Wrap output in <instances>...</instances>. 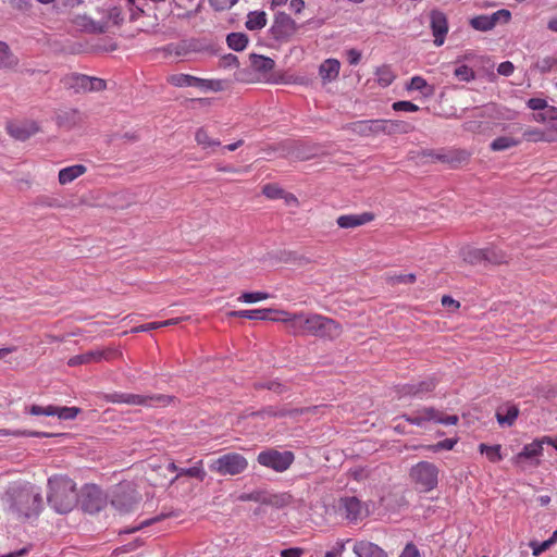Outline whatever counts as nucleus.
I'll return each instance as SVG.
<instances>
[{
  "mask_svg": "<svg viewBox=\"0 0 557 557\" xmlns=\"http://www.w3.org/2000/svg\"><path fill=\"white\" fill-rule=\"evenodd\" d=\"M2 502L5 509L17 519L37 516L42 505L40 494L29 484L10 486Z\"/></svg>",
  "mask_w": 557,
  "mask_h": 557,
  "instance_id": "1",
  "label": "nucleus"
},
{
  "mask_svg": "<svg viewBox=\"0 0 557 557\" xmlns=\"http://www.w3.org/2000/svg\"><path fill=\"white\" fill-rule=\"evenodd\" d=\"M342 331L341 324L329 317L300 311L294 336L311 335L334 339L342 334Z\"/></svg>",
  "mask_w": 557,
  "mask_h": 557,
  "instance_id": "2",
  "label": "nucleus"
},
{
  "mask_svg": "<svg viewBox=\"0 0 557 557\" xmlns=\"http://www.w3.org/2000/svg\"><path fill=\"white\" fill-rule=\"evenodd\" d=\"M49 504L60 513L72 510L77 502L75 483L67 476L55 475L49 479Z\"/></svg>",
  "mask_w": 557,
  "mask_h": 557,
  "instance_id": "3",
  "label": "nucleus"
},
{
  "mask_svg": "<svg viewBox=\"0 0 557 557\" xmlns=\"http://www.w3.org/2000/svg\"><path fill=\"white\" fill-rule=\"evenodd\" d=\"M440 470L436 465L429 461H420L410 470V479L418 491L422 493L434 490L438 484Z\"/></svg>",
  "mask_w": 557,
  "mask_h": 557,
  "instance_id": "4",
  "label": "nucleus"
},
{
  "mask_svg": "<svg viewBox=\"0 0 557 557\" xmlns=\"http://www.w3.org/2000/svg\"><path fill=\"white\" fill-rule=\"evenodd\" d=\"M248 468V460L238 453H227L209 463L210 471L220 475H238Z\"/></svg>",
  "mask_w": 557,
  "mask_h": 557,
  "instance_id": "5",
  "label": "nucleus"
},
{
  "mask_svg": "<svg viewBox=\"0 0 557 557\" xmlns=\"http://www.w3.org/2000/svg\"><path fill=\"white\" fill-rule=\"evenodd\" d=\"M104 400L112 404H126L131 406H146L150 407L154 404H168L170 403V397L165 395H139L132 393H120L114 392L111 394H106L103 396Z\"/></svg>",
  "mask_w": 557,
  "mask_h": 557,
  "instance_id": "6",
  "label": "nucleus"
},
{
  "mask_svg": "<svg viewBox=\"0 0 557 557\" xmlns=\"http://www.w3.org/2000/svg\"><path fill=\"white\" fill-rule=\"evenodd\" d=\"M403 418L410 424L418 426H423L426 422L455 425L459 421V418L456 414L444 416L443 412L433 407H423L411 414H404Z\"/></svg>",
  "mask_w": 557,
  "mask_h": 557,
  "instance_id": "7",
  "label": "nucleus"
},
{
  "mask_svg": "<svg viewBox=\"0 0 557 557\" xmlns=\"http://www.w3.org/2000/svg\"><path fill=\"white\" fill-rule=\"evenodd\" d=\"M294 458L292 451H278L270 448L259 453L257 460L263 467L273 469L276 472H284L292 466Z\"/></svg>",
  "mask_w": 557,
  "mask_h": 557,
  "instance_id": "8",
  "label": "nucleus"
},
{
  "mask_svg": "<svg viewBox=\"0 0 557 557\" xmlns=\"http://www.w3.org/2000/svg\"><path fill=\"white\" fill-rule=\"evenodd\" d=\"M242 502H255L262 505L272 506L275 508H284L292 502V496L287 493H269L265 491H253L251 493L242 494L239 496Z\"/></svg>",
  "mask_w": 557,
  "mask_h": 557,
  "instance_id": "9",
  "label": "nucleus"
},
{
  "mask_svg": "<svg viewBox=\"0 0 557 557\" xmlns=\"http://www.w3.org/2000/svg\"><path fill=\"white\" fill-rule=\"evenodd\" d=\"M338 511L350 522L362 520L369 515L368 506L356 496L341 497Z\"/></svg>",
  "mask_w": 557,
  "mask_h": 557,
  "instance_id": "10",
  "label": "nucleus"
},
{
  "mask_svg": "<svg viewBox=\"0 0 557 557\" xmlns=\"http://www.w3.org/2000/svg\"><path fill=\"white\" fill-rule=\"evenodd\" d=\"M297 29L298 26L296 22L287 13L280 11L274 15L271 32L275 39H287L292 37Z\"/></svg>",
  "mask_w": 557,
  "mask_h": 557,
  "instance_id": "11",
  "label": "nucleus"
},
{
  "mask_svg": "<svg viewBox=\"0 0 557 557\" xmlns=\"http://www.w3.org/2000/svg\"><path fill=\"white\" fill-rule=\"evenodd\" d=\"M121 354L113 349H102V350H90L81 355L73 356L69 359L67 364L70 367H76L81 364H88L92 362H100L101 360H113L119 357Z\"/></svg>",
  "mask_w": 557,
  "mask_h": 557,
  "instance_id": "12",
  "label": "nucleus"
},
{
  "mask_svg": "<svg viewBox=\"0 0 557 557\" xmlns=\"http://www.w3.org/2000/svg\"><path fill=\"white\" fill-rule=\"evenodd\" d=\"M40 127L36 121L25 120L21 122H10L7 125L9 135L17 140H26L39 132Z\"/></svg>",
  "mask_w": 557,
  "mask_h": 557,
  "instance_id": "13",
  "label": "nucleus"
},
{
  "mask_svg": "<svg viewBox=\"0 0 557 557\" xmlns=\"http://www.w3.org/2000/svg\"><path fill=\"white\" fill-rule=\"evenodd\" d=\"M430 26L434 37V45L441 47L445 42L446 35L448 33V21L446 15L437 10H434L430 14Z\"/></svg>",
  "mask_w": 557,
  "mask_h": 557,
  "instance_id": "14",
  "label": "nucleus"
},
{
  "mask_svg": "<svg viewBox=\"0 0 557 557\" xmlns=\"http://www.w3.org/2000/svg\"><path fill=\"white\" fill-rule=\"evenodd\" d=\"M436 386V381L433 377L417 382L401 385L398 389L399 395L403 396H414L422 397L423 395L431 393Z\"/></svg>",
  "mask_w": 557,
  "mask_h": 557,
  "instance_id": "15",
  "label": "nucleus"
},
{
  "mask_svg": "<svg viewBox=\"0 0 557 557\" xmlns=\"http://www.w3.org/2000/svg\"><path fill=\"white\" fill-rule=\"evenodd\" d=\"M374 218L375 215L372 212L343 214L336 219V223L341 228H356L372 222Z\"/></svg>",
  "mask_w": 557,
  "mask_h": 557,
  "instance_id": "16",
  "label": "nucleus"
},
{
  "mask_svg": "<svg viewBox=\"0 0 557 557\" xmlns=\"http://www.w3.org/2000/svg\"><path fill=\"white\" fill-rule=\"evenodd\" d=\"M341 63L336 59H326L319 67V75L323 84L335 81L339 75Z\"/></svg>",
  "mask_w": 557,
  "mask_h": 557,
  "instance_id": "17",
  "label": "nucleus"
},
{
  "mask_svg": "<svg viewBox=\"0 0 557 557\" xmlns=\"http://www.w3.org/2000/svg\"><path fill=\"white\" fill-rule=\"evenodd\" d=\"M108 20L106 22L94 23L92 28L98 33H106L109 30L110 25L119 26L123 22L122 9L119 7H113L108 11L107 14Z\"/></svg>",
  "mask_w": 557,
  "mask_h": 557,
  "instance_id": "18",
  "label": "nucleus"
},
{
  "mask_svg": "<svg viewBox=\"0 0 557 557\" xmlns=\"http://www.w3.org/2000/svg\"><path fill=\"white\" fill-rule=\"evenodd\" d=\"M354 553L358 557H386V553L376 544L359 541L354 546Z\"/></svg>",
  "mask_w": 557,
  "mask_h": 557,
  "instance_id": "19",
  "label": "nucleus"
},
{
  "mask_svg": "<svg viewBox=\"0 0 557 557\" xmlns=\"http://www.w3.org/2000/svg\"><path fill=\"white\" fill-rule=\"evenodd\" d=\"M87 172V168L84 164H74L63 168L59 171L58 181L60 185H67L84 175Z\"/></svg>",
  "mask_w": 557,
  "mask_h": 557,
  "instance_id": "20",
  "label": "nucleus"
},
{
  "mask_svg": "<svg viewBox=\"0 0 557 557\" xmlns=\"http://www.w3.org/2000/svg\"><path fill=\"white\" fill-rule=\"evenodd\" d=\"M271 313H275V317L269 315L268 320L284 323L288 332L293 335L295 334L298 324L299 312L278 311L272 309Z\"/></svg>",
  "mask_w": 557,
  "mask_h": 557,
  "instance_id": "21",
  "label": "nucleus"
},
{
  "mask_svg": "<svg viewBox=\"0 0 557 557\" xmlns=\"http://www.w3.org/2000/svg\"><path fill=\"white\" fill-rule=\"evenodd\" d=\"M376 121L375 120H361L350 123L347 128L354 134L359 136H376Z\"/></svg>",
  "mask_w": 557,
  "mask_h": 557,
  "instance_id": "22",
  "label": "nucleus"
},
{
  "mask_svg": "<svg viewBox=\"0 0 557 557\" xmlns=\"http://www.w3.org/2000/svg\"><path fill=\"white\" fill-rule=\"evenodd\" d=\"M83 121L82 114L75 109L62 111L57 115V123L61 127L72 128Z\"/></svg>",
  "mask_w": 557,
  "mask_h": 557,
  "instance_id": "23",
  "label": "nucleus"
},
{
  "mask_svg": "<svg viewBox=\"0 0 557 557\" xmlns=\"http://www.w3.org/2000/svg\"><path fill=\"white\" fill-rule=\"evenodd\" d=\"M182 476L196 478L202 482L206 478V471L203 469V461L198 460L191 468H181L180 472L170 481V484L175 483Z\"/></svg>",
  "mask_w": 557,
  "mask_h": 557,
  "instance_id": "24",
  "label": "nucleus"
},
{
  "mask_svg": "<svg viewBox=\"0 0 557 557\" xmlns=\"http://www.w3.org/2000/svg\"><path fill=\"white\" fill-rule=\"evenodd\" d=\"M523 140L528 143H555L557 137L548 136V132L536 128L528 127L522 133Z\"/></svg>",
  "mask_w": 557,
  "mask_h": 557,
  "instance_id": "25",
  "label": "nucleus"
},
{
  "mask_svg": "<svg viewBox=\"0 0 557 557\" xmlns=\"http://www.w3.org/2000/svg\"><path fill=\"white\" fill-rule=\"evenodd\" d=\"M18 58L11 51L10 47L0 41V69L13 70L17 67Z\"/></svg>",
  "mask_w": 557,
  "mask_h": 557,
  "instance_id": "26",
  "label": "nucleus"
},
{
  "mask_svg": "<svg viewBox=\"0 0 557 557\" xmlns=\"http://www.w3.org/2000/svg\"><path fill=\"white\" fill-rule=\"evenodd\" d=\"M106 506V498L99 490H94L87 495L84 502L86 511L94 513L100 511Z\"/></svg>",
  "mask_w": 557,
  "mask_h": 557,
  "instance_id": "27",
  "label": "nucleus"
},
{
  "mask_svg": "<svg viewBox=\"0 0 557 557\" xmlns=\"http://www.w3.org/2000/svg\"><path fill=\"white\" fill-rule=\"evenodd\" d=\"M168 83L175 87H198L200 78L189 74H172L166 78Z\"/></svg>",
  "mask_w": 557,
  "mask_h": 557,
  "instance_id": "28",
  "label": "nucleus"
},
{
  "mask_svg": "<svg viewBox=\"0 0 557 557\" xmlns=\"http://www.w3.org/2000/svg\"><path fill=\"white\" fill-rule=\"evenodd\" d=\"M65 85L75 92H88V75L73 73L64 78Z\"/></svg>",
  "mask_w": 557,
  "mask_h": 557,
  "instance_id": "29",
  "label": "nucleus"
},
{
  "mask_svg": "<svg viewBox=\"0 0 557 557\" xmlns=\"http://www.w3.org/2000/svg\"><path fill=\"white\" fill-rule=\"evenodd\" d=\"M272 309H251V310H238L232 311L228 314L231 317L246 318L250 320H268Z\"/></svg>",
  "mask_w": 557,
  "mask_h": 557,
  "instance_id": "30",
  "label": "nucleus"
},
{
  "mask_svg": "<svg viewBox=\"0 0 557 557\" xmlns=\"http://www.w3.org/2000/svg\"><path fill=\"white\" fill-rule=\"evenodd\" d=\"M520 144L521 140L512 136H499L491 143L490 148L492 151H504L517 147Z\"/></svg>",
  "mask_w": 557,
  "mask_h": 557,
  "instance_id": "31",
  "label": "nucleus"
},
{
  "mask_svg": "<svg viewBox=\"0 0 557 557\" xmlns=\"http://www.w3.org/2000/svg\"><path fill=\"white\" fill-rule=\"evenodd\" d=\"M519 416V409L517 406L511 405L505 409H499L496 412V419L499 424L512 425Z\"/></svg>",
  "mask_w": 557,
  "mask_h": 557,
  "instance_id": "32",
  "label": "nucleus"
},
{
  "mask_svg": "<svg viewBox=\"0 0 557 557\" xmlns=\"http://www.w3.org/2000/svg\"><path fill=\"white\" fill-rule=\"evenodd\" d=\"M250 63L255 71L268 73L274 69V61L271 58L258 54L250 55Z\"/></svg>",
  "mask_w": 557,
  "mask_h": 557,
  "instance_id": "33",
  "label": "nucleus"
},
{
  "mask_svg": "<svg viewBox=\"0 0 557 557\" xmlns=\"http://www.w3.org/2000/svg\"><path fill=\"white\" fill-rule=\"evenodd\" d=\"M267 25V14L263 11L250 12L247 16L246 27L249 30H258Z\"/></svg>",
  "mask_w": 557,
  "mask_h": 557,
  "instance_id": "34",
  "label": "nucleus"
},
{
  "mask_svg": "<svg viewBox=\"0 0 557 557\" xmlns=\"http://www.w3.org/2000/svg\"><path fill=\"white\" fill-rule=\"evenodd\" d=\"M112 507H114L120 513H127L134 509L136 503L129 496L115 495L111 500Z\"/></svg>",
  "mask_w": 557,
  "mask_h": 557,
  "instance_id": "35",
  "label": "nucleus"
},
{
  "mask_svg": "<svg viewBox=\"0 0 557 557\" xmlns=\"http://www.w3.org/2000/svg\"><path fill=\"white\" fill-rule=\"evenodd\" d=\"M484 262L499 265L507 262V256L503 250L496 248H483Z\"/></svg>",
  "mask_w": 557,
  "mask_h": 557,
  "instance_id": "36",
  "label": "nucleus"
},
{
  "mask_svg": "<svg viewBox=\"0 0 557 557\" xmlns=\"http://www.w3.org/2000/svg\"><path fill=\"white\" fill-rule=\"evenodd\" d=\"M543 451V446L541 442H533L527 444L523 449L516 456L517 461L520 459H530L536 456H540Z\"/></svg>",
  "mask_w": 557,
  "mask_h": 557,
  "instance_id": "37",
  "label": "nucleus"
},
{
  "mask_svg": "<svg viewBox=\"0 0 557 557\" xmlns=\"http://www.w3.org/2000/svg\"><path fill=\"white\" fill-rule=\"evenodd\" d=\"M500 449H502V446L498 444L490 446L487 444L482 443L479 445L480 453L485 454L487 459L493 463L499 462L503 459Z\"/></svg>",
  "mask_w": 557,
  "mask_h": 557,
  "instance_id": "38",
  "label": "nucleus"
},
{
  "mask_svg": "<svg viewBox=\"0 0 557 557\" xmlns=\"http://www.w3.org/2000/svg\"><path fill=\"white\" fill-rule=\"evenodd\" d=\"M226 42L231 49L242 51L247 47L248 38L243 33H232L227 36Z\"/></svg>",
  "mask_w": 557,
  "mask_h": 557,
  "instance_id": "39",
  "label": "nucleus"
},
{
  "mask_svg": "<svg viewBox=\"0 0 557 557\" xmlns=\"http://www.w3.org/2000/svg\"><path fill=\"white\" fill-rule=\"evenodd\" d=\"M413 129V126L405 121L389 120L387 127V135L406 134Z\"/></svg>",
  "mask_w": 557,
  "mask_h": 557,
  "instance_id": "40",
  "label": "nucleus"
},
{
  "mask_svg": "<svg viewBox=\"0 0 557 557\" xmlns=\"http://www.w3.org/2000/svg\"><path fill=\"white\" fill-rule=\"evenodd\" d=\"M375 75L379 85H381L382 87L389 86L395 79V74L393 73L391 67L386 65L379 67L375 72Z\"/></svg>",
  "mask_w": 557,
  "mask_h": 557,
  "instance_id": "41",
  "label": "nucleus"
},
{
  "mask_svg": "<svg viewBox=\"0 0 557 557\" xmlns=\"http://www.w3.org/2000/svg\"><path fill=\"white\" fill-rule=\"evenodd\" d=\"M484 256L483 248H468L462 252L463 260L470 264L484 262Z\"/></svg>",
  "mask_w": 557,
  "mask_h": 557,
  "instance_id": "42",
  "label": "nucleus"
},
{
  "mask_svg": "<svg viewBox=\"0 0 557 557\" xmlns=\"http://www.w3.org/2000/svg\"><path fill=\"white\" fill-rule=\"evenodd\" d=\"M195 139L197 144L200 145L203 149L220 146V141L212 139L205 128H199L196 132Z\"/></svg>",
  "mask_w": 557,
  "mask_h": 557,
  "instance_id": "43",
  "label": "nucleus"
},
{
  "mask_svg": "<svg viewBox=\"0 0 557 557\" xmlns=\"http://www.w3.org/2000/svg\"><path fill=\"white\" fill-rule=\"evenodd\" d=\"M54 416H57L61 420H73L78 416L81 409L77 407L54 406Z\"/></svg>",
  "mask_w": 557,
  "mask_h": 557,
  "instance_id": "44",
  "label": "nucleus"
},
{
  "mask_svg": "<svg viewBox=\"0 0 557 557\" xmlns=\"http://www.w3.org/2000/svg\"><path fill=\"white\" fill-rule=\"evenodd\" d=\"M555 66H557V58L554 57H544L534 64V69L542 74L550 72Z\"/></svg>",
  "mask_w": 557,
  "mask_h": 557,
  "instance_id": "45",
  "label": "nucleus"
},
{
  "mask_svg": "<svg viewBox=\"0 0 557 557\" xmlns=\"http://www.w3.org/2000/svg\"><path fill=\"white\" fill-rule=\"evenodd\" d=\"M454 75L460 82H471L475 77L474 71L466 64L457 66Z\"/></svg>",
  "mask_w": 557,
  "mask_h": 557,
  "instance_id": "46",
  "label": "nucleus"
},
{
  "mask_svg": "<svg viewBox=\"0 0 557 557\" xmlns=\"http://www.w3.org/2000/svg\"><path fill=\"white\" fill-rule=\"evenodd\" d=\"M199 88L213 91H222L226 89V82L222 79H205L200 78Z\"/></svg>",
  "mask_w": 557,
  "mask_h": 557,
  "instance_id": "47",
  "label": "nucleus"
},
{
  "mask_svg": "<svg viewBox=\"0 0 557 557\" xmlns=\"http://www.w3.org/2000/svg\"><path fill=\"white\" fill-rule=\"evenodd\" d=\"M487 17L492 27L494 28L498 23H508L511 18V14L508 10L502 9L491 15H487Z\"/></svg>",
  "mask_w": 557,
  "mask_h": 557,
  "instance_id": "48",
  "label": "nucleus"
},
{
  "mask_svg": "<svg viewBox=\"0 0 557 557\" xmlns=\"http://www.w3.org/2000/svg\"><path fill=\"white\" fill-rule=\"evenodd\" d=\"M269 297H270V295L268 293H263V292L243 293L239 296L238 301L246 302V304H253V302H258L261 300H265Z\"/></svg>",
  "mask_w": 557,
  "mask_h": 557,
  "instance_id": "49",
  "label": "nucleus"
},
{
  "mask_svg": "<svg viewBox=\"0 0 557 557\" xmlns=\"http://www.w3.org/2000/svg\"><path fill=\"white\" fill-rule=\"evenodd\" d=\"M470 25L481 32L491 30L493 27L488 21L487 15H479L470 20Z\"/></svg>",
  "mask_w": 557,
  "mask_h": 557,
  "instance_id": "50",
  "label": "nucleus"
},
{
  "mask_svg": "<svg viewBox=\"0 0 557 557\" xmlns=\"http://www.w3.org/2000/svg\"><path fill=\"white\" fill-rule=\"evenodd\" d=\"M456 444H457L456 438H446V440L437 442L436 444L428 445L425 448L428 450L436 453L440 450H451Z\"/></svg>",
  "mask_w": 557,
  "mask_h": 557,
  "instance_id": "51",
  "label": "nucleus"
},
{
  "mask_svg": "<svg viewBox=\"0 0 557 557\" xmlns=\"http://www.w3.org/2000/svg\"><path fill=\"white\" fill-rule=\"evenodd\" d=\"M387 282L392 285L397 284H412L416 282V275L409 274H395L387 277Z\"/></svg>",
  "mask_w": 557,
  "mask_h": 557,
  "instance_id": "52",
  "label": "nucleus"
},
{
  "mask_svg": "<svg viewBox=\"0 0 557 557\" xmlns=\"http://www.w3.org/2000/svg\"><path fill=\"white\" fill-rule=\"evenodd\" d=\"M27 412L33 416H47V417H53L54 416V406L49 405L47 407L33 405L27 409Z\"/></svg>",
  "mask_w": 557,
  "mask_h": 557,
  "instance_id": "53",
  "label": "nucleus"
},
{
  "mask_svg": "<svg viewBox=\"0 0 557 557\" xmlns=\"http://www.w3.org/2000/svg\"><path fill=\"white\" fill-rule=\"evenodd\" d=\"M394 111L417 112L419 107L410 101L401 100L392 104Z\"/></svg>",
  "mask_w": 557,
  "mask_h": 557,
  "instance_id": "54",
  "label": "nucleus"
},
{
  "mask_svg": "<svg viewBox=\"0 0 557 557\" xmlns=\"http://www.w3.org/2000/svg\"><path fill=\"white\" fill-rule=\"evenodd\" d=\"M262 193L270 199H278L283 197V189L273 184H268L263 187Z\"/></svg>",
  "mask_w": 557,
  "mask_h": 557,
  "instance_id": "55",
  "label": "nucleus"
},
{
  "mask_svg": "<svg viewBox=\"0 0 557 557\" xmlns=\"http://www.w3.org/2000/svg\"><path fill=\"white\" fill-rule=\"evenodd\" d=\"M107 88V83L104 79L99 77L88 76V92L89 91H101Z\"/></svg>",
  "mask_w": 557,
  "mask_h": 557,
  "instance_id": "56",
  "label": "nucleus"
},
{
  "mask_svg": "<svg viewBox=\"0 0 557 557\" xmlns=\"http://www.w3.org/2000/svg\"><path fill=\"white\" fill-rule=\"evenodd\" d=\"M406 87L408 90L422 91L424 88L428 87V83L422 76H413Z\"/></svg>",
  "mask_w": 557,
  "mask_h": 557,
  "instance_id": "57",
  "label": "nucleus"
},
{
  "mask_svg": "<svg viewBox=\"0 0 557 557\" xmlns=\"http://www.w3.org/2000/svg\"><path fill=\"white\" fill-rule=\"evenodd\" d=\"M529 545L532 548V554L534 556H539L552 546V542L544 541L542 543H537L536 541H532Z\"/></svg>",
  "mask_w": 557,
  "mask_h": 557,
  "instance_id": "58",
  "label": "nucleus"
},
{
  "mask_svg": "<svg viewBox=\"0 0 557 557\" xmlns=\"http://www.w3.org/2000/svg\"><path fill=\"white\" fill-rule=\"evenodd\" d=\"M528 108L531 110H544L548 107V103L543 98H531L527 102Z\"/></svg>",
  "mask_w": 557,
  "mask_h": 557,
  "instance_id": "59",
  "label": "nucleus"
},
{
  "mask_svg": "<svg viewBox=\"0 0 557 557\" xmlns=\"http://www.w3.org/2000/svg\"><path fill=\"white\" fill-rule=\"evenodd\" d=\"M260 387L268 388L276 394H282L287 389L284 384L276 381H269L268 383L262 384Z\"/></svg>",
  "mask_w": 557,
  "mask_h": 557,
  "instance_id": "60",
  "label": "nucleus"
},
{
  "mask_svg": "<svg viewBox=\"0 0 557 557\" xmlns=\"http://www.w3.org/2000/svg\"><path fill=\"white\" fill-rule=\"evenodd\" d=\"M238 2V0H211V4L216 10H225L231 9L233 5H235Z\"/></svg>",
  "mask_w": 557,
  "mask_h": 557,
  "instance_id": "61",
  "label": "nucleus"
},
{
  "mask_svg": "<svg viewBox=\"0 0 557 557\" xmlns=\"http://www.w3.org/2000/svg\"><path fill=\"white\" fill-rule=\"evenodd\" d=\"M513 71H515V66L510 61L502 62L497 67L498 74L504 75V76L511 75L513 73Z\"/></svg>",
  "mask_w": 557,
  "mask_h": 557,
  "instance_id": "62",
  "label": "nucleus"
},
{
  "mask_svg": "<svg viewBox=\"0 0 557 557\" xmlns=\"http://www.w3.org/2000/svg\"><path fill=\"white\" fill-rule=\"evenodd\" d=\"M399 557H420V553L416 545L409 543L406 545Z\"/></svg>",
  "mask_w": 557,
  "mask_h": 557,
  "instance_id": "63",
  "label": "nucleus"
},
{
  "mask_svg": "<svg viewBox=\"0 0 557 557\" xmlns=\"http://www.w3.org/2000/svg\"><path fill=\"white\" fill-rule=\"evenodd\" d=\"M222 65L224 67H231V66H237L238 65V59L236 55L230 53L222 59Z\"/></svg>",
  "mask_w": 557,
  "mask_h": 557,
  "instance_id": "64",
  "label": "nucleus"
}]
</instances>
